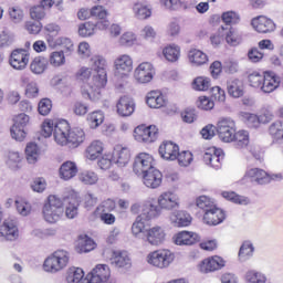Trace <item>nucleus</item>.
Wrapping results in <instances>:
<instances>
[{
	"instance_id": "38",
	"label": "nucleus",
	"mask_w": 283,
	"mask_h": 283,
	"mask_svg": "<svg viewBox=\"0 0 283 283\" xmlns=\"http://www.w3.org/2000/svg\"><path fill=\"white\" fill-rule=\"evenodd\" d=\"M163 54L166 61H169V63H176V61L180 59V46L176 44L168 45L163 50Z\"/></svg>"
},
{
	"instance_id": "45",
	"label": "nucleus",
	"mask_w": 283,
	"mask_h": 283,
	"mask_svg": "<svg viewBox=\"0 0 283 283\" xmlns=\"http://www.w3.org/2000/svg\"><path fill=\"white\" fill-rule=\"evenodd\" d=\"M27 160L30 165H34L39 160V146L35 143H30L25 148Z\"/></svg>"
},
{
	"instance_id": "59",
	"label": "nucleus",
	"mask_w": 283,
	"mask_h": 283,
	"mask_svg": "<svg viewBox=\"0 0 283 283\" xmlns=\"http://www.w3.org/2000/svg\"><path fill=\"white\" fill-rule=\"evenodd\" d=\"M38 112L41 116H48L52 112V101L50 98H43L38 105Z\"/></svg>"
},
{
	"instance_id": "3",
	"label": "nucleus",
	"mask_w": 283,
	"mask_h": 283,
	"mask_svg": "<svg viewBox=\"0 0 283 283\" xmlns=\"http://www.w3.org/2000/svg\"><path fill=\"white\" fill-rule=\"evenodd\" d=\"M42 213L46 222L54 224L63 213V200L54 195L49 196L43 206Z\"/></svg>"
},
{
	"instance_id": "28",
	"label": "nucleus",
	"mask_w": 283,
	"mask_h": 283,
	"mask_svg": "<svg viewBox=\"0 0 283 283\" xmlns=\"http://www.w3.org/2000/svg\"><path fill=\"white\" fill-rule=\"evenodd\" d=\"M149 221H146L144 217H140V214L136 218L135 222L132 226V233L139 240H144L145 235L147 234V231L149 230Z\"/></svg>"
},
{
	"instance_id": "58",
	"label": "nucleus",
	"mask_w": 283,
	"mask_h": 283,
	"mask_svg": "<svg viewBox=\"0 0 283 283\" xmlns=\"http://www.w3.org/2000/svg\"><path fill=\"white\" fill-rule=\"evenodd\" d=\"M197 207L199 209H202V211H205V213H207V211H209L212 207H216V203H213L211 198H209L207 196H201V197L197 198Z\"/></svg>"
},
{
	"instance_id": "23",
	"label": "nucleus",
	"mask_w": 283,
	"mask_h": 283,
	"mask_svg": "<svg viewBox=\"0 0 283 283\" xmlns=\"http://www.w3.org/2000/svg\"><path fill=\"white\" fill-rule=\"evenodd\" d=\"M117 114L123 117L132 116L136 109L134 99L129 96H122L117 102Z\"/></svg>"
},
{
	"instance_id": "19",
	"label": "nucleus",
	"mask_w": 283,
	"mask_h": 283,
	"mask_svg": "<svg viewBox=\"0 0 283 283\" xmlns=\"http://www.w3.org/2000/svg\"><path fill=\"white\" fill-rule=\"evenodd\" d=\"M224 211L219 209L218 207H212L210 210H207L203 214V222L209 224L210 227H216L222 222H224Z\"/></svg>"
},
{
	"instance_id": "9",
	"label": "nucleus",
	"mask_w": 283,
	"mask_h": 283,
	"mask_svg": "<svg viewBox=\"0 0 283 283\" xmlns=\"http://www.w3.org/2000/svg\"><path fill=\"white\" fill-rule=\"evenodd\" d=\"M244 178H249L251 182H255L256 185H269L271 180H282V175L270 176L264 169L251 168L245 172Z\"/></svg>"
},
{
	"instance_id": "25",
	"label": "nucleus",
	"mask_w": 283,
	"mask_h": 283,
	"mask_svg": "<svg viewBox=\"0 0 283 283\" xmlns=\"http://www.w3.org/2000/svg\"><path fill=\"white\" fill-rule=\"evenodd\" d=\"M197 242H200V235L196 232L182 231L177 233L175 239V244H178L179 247H191Z\"/></svg>"
},
{
	"instance_id": "55",
	"label": "nucleus",
	"mask_w": 283,
	"mask_h": 283,
	"mask_svg": "<svg viewBox=\"0 0 283 283\" xmlns=\"http://www.w3.org/2000/svg\"><path fill=\"white\" fill-rule=\"evenodd\" d=\"M221 19L226 25H235V23H240V15L235 11L223 12Z\"/></svg>"
},
{
	"instance_id": "22",
	"label": "nucleus",
	"mask_w": 283,
	"mask_h": 283,
	"mask_svg": "<svg viewBox=\"0 0 283 283\" xmlns=\"http://www.w3.org/2000/svg\"><path fill=\"white\" fill-rule=\"evenodd\" d=\"M19 238V229L14 221L4 220L3 224L0 228V240L13 241Z\"/></svg>"
},
{
	"instance_id": "11",
	"label": "nucleus",
	"mask_w": 283,
	"mask_h": 283,
	"mask_svg": "<svg viewBox=\"0 0 283 283\" xmlns=\"http://www.w3.org/2000/svg\"><path fill=\"white\" fill-rule=\"evenodd\" d=\"M9 63L13 70H23L30 63V54L23 49H15L10 55Z\"/></svg>"
},
{
	"instance_id": "51",
	"label": "nucleus",
	"mask_w": 283,
	"mask_h": 283,
	"mask_svg": "<svg viewBox=\"0 0 283 283\" xmlns=\"http://www.w3.org/2000/svg\"><path fill=\"white\" fill-rule=\"evenodd\" d=\"M242 120L248 125V127L251 128H258L260 127V124L262 123L260 120V116L251 113H241Z\"/></svg>"
},
{
	"instance_id": "30",
	"label": "nucleus",
	"mask_w": 283,
	"mask_h": 283,
	"mask_svg": "<svg viewBox=\"0 0 283 283\" xmlns=\"http://www.w3.org/2000/svg\"><path fill=\"white\" fill-rule=\"evenodd\" d=\"M78 174V167L74 161H65L60 167V178L63 180H72Z\"/></svg>"
},
{
	"instance_id": "5",
	"label": "nucleus",
	"mask_w": 283,
	"mask_h": 283,
	"mask_svg": "<svg viewBox=\"0 0 283 283\" xmlns=\"http://www.w3.org/2000/svg\"><path fill=\"white\" fill-rule=\"evenodd\" d=\"M175 259L176 255L171 250L164 249L150 252L147 256V262L157 269H167Z\"/></svg>"
},
{
	"instance_id": "29",
	"label": "nucleus",
	"mask_w": 283,
	"mask_h": 283,
	"mask_svg": "<svg viewBox=\"0 0 283 283\" xmlns=\"http://www.w3.org/2000/svg\"><path fill=\"white\" fill-rule=\"evenodd\" d=\"M146 103L148 107H151L153 109H160V107H165L167 105V101H165L163 94L157 91H151L147 94Z\"/></svg>"
},
{
	"instance_id": "56",
	"label": "nucleus",
	"mask_w": 283,
	"mask_h": 283,
	"mask_svg": "<svg viewBox=\"0 0 283 283\" xmlns=\"http://www.w3.org/2000/svg\"><path fill=\"white\" fill-rule=\"evenodd\" d=\"M50 63L53 67H61V65H65V53H63V51H55L51 53Z\"/></svg>"
},
{
	"instance_id": "36",
	"label": "nucleus",
	"mask_w": 283,
	"mask_h": 283,
	"mask_svg": "<svg viewBox=\"0 0 283 283\" xmlns=\"http://www.w3.org/2000/svg\"><path fill=\"white\" fill-rule=\"evenodd\" d=\"M232 143H234V147L237 149H244V147H249V132L239 130L233 134Z\"/></svg>"
},
{
	"instance_id": "27",
	"label": "nucleus",
	"mask_w": 283,
	"mask_h": 283,
	"mask_svg": "<svg viewBox=\"0 0 283 283\" xmlns=\"http://www.w3.org/2000/svg\"><path fill=\"white\" fill-rule=\"evenodd\" d=\"M227 90L228 94L232 96V98H240L244 96V84L239 78L230 77L227 81Z\"/></svg>"
},
{
	"instance_id": "64",
	"label": "nucleus",
	"mask_w": 283,
	"mask_h": 283,
	"mask_svg": "<svg viewBox=\"0 0 283 283\" xmlns=\"http://www.w3.org/2000/svg\"><path fill=\"white\" fill-rule=\"evenodd\" d=\"M9 15L13 23H21L23 21V10L19 8L9 9Z\"/></svg>"
},
{
	"instance_id": "61",
	"label": "nucleus",
	"mask_w": 283,
	"mask_h": 283,
	"mask_svg": "<svg viewBox=\"0 0 283 283\" xmlns=\"http://www.w3.org/2000/svg\"><path fill=\"white\" fill-rule=\"evenodd\" d=\"M214 106H216V103L213 102V99H211L207 96H200L197 101V107L199 109L209 111Z\"/></svg>"
},
{
	"instance_id": "37",
	"label": "nucleus",
	"mask_w": 283,
	"mask_h": 283,
	"mask_svg": "<svg viewBox=\"0 0 283 283\" xmlns=\"http://www.w3.org/2000/svg\"><path fill=\"white\" fill-rule=\"evenodd\" d=\"M188 59L190 63L197 66L205 65V63L209 61V57L205 54V52L198 49L190 50L188 53Z\"/></svg>"
},
{
	"instance_id": "6",
	"label": "nucleus",
	"mask_w": 283,
	"mask_h": 283,
	"mask_svg": "<svg viewBox=\"0 0 283 283\" xmlns=\"http://www.w3.org/2000/svg\"><path fill=\"white\" fill-rule=\"evenodd\" d=\"M30 124V116L21 113L13 118V125L11 126V137L19 143H23L25 140V127Z\"/></svg>"
},
{
	"instance_id": "46",
	"label": "nucleus",
	"mask_w": 283,
	"mask_h": 283,
	"mask_svg": "<svg viewBox=\"0 0 283 283\" xmlns=\"http://www.w3.org/2000/svg\"><path fill=\"white\" fill-rule=\"evenodd\" d=\"M49 61L43 56H36L30 64L31 72H45Z\"/></svg>"
},
{
	"instance_id": "40",
	"label": "nucleus",
	"mask_w": 283,
	"mask_h": 283,
	"mask_svg": "<svg viewBox=\"0 0 283 283\" xmlns=\"http://www.w3.org/2000/svg\"><path fill=\"white\" fill-rule=\"evenodd\" d=\"M87 158L90 160H96L101 154H103V142L94 140L86 149Z\"/></svg>"
},
{
	"instance_id": "13",
	"label": "nucleus",
	"mask_w": 283,
	"mask_h": 283,
	"mask_svg": "<svg viewBox=\"0 0 283 283\" xmlns=\"http://www.w3.org/2000/svg\"><path fill=\"white\" fill-rule=\"evenodd\" d=\"M109 28V22L107 20H99L96 23L85 22L80 24L78 34L80 36H92L94 31L97 30H107Z\"/></svg>"
},
{
	"instance_id": "20",
	"label": "nucleus",
	"mask_w": 283,
	"mask_h": 283,
	"mask_svg": "<svg viewBox=\"0 0 283 283\" xmlns=\"http://www.w3.org/2000/svg\"><path fill=\"white\" fill-rule=\"evenodd\" d=\"M224 266V259L221 256H212L205 259L199 265V271L201 273H212L213 271H219Z\"/></svg>"
},
{
	"instance_id": "4",
	"label": "nucleus",
	"mask_w": 283,
	"mask_h": 283,
	"mask_svg": "<svg viewBox=\"0 0 283 283\" xmlns=\"http://www.w3.org/2000/svg\"><path fill=\"white\" fill-rule=\"evenodd\" d=\"M70 262V253L65 250H57L44 261V271L48 273H59L63 271Z\"/></svg>"
},
{
	"instance_id": "47",
	"label": "nucleus",
	"mask_w": 283,
	"mask_h": 283,
	"mask_svg": "<svg viewBox=\"0 0 283 283\" xmlns=\"http://www.w3.org/2000/svg\"><path fill=\"white\" fill-rule=\"evenodd\" d=\"M133 10L137 19H140L142 21H145V19H149V17H151V9H149L147 6L135 3Z\"/></svg>"
},
{
	"instance_id": "15",
	"label": "nucleus",
	"mask_w": 283,
	"mask_h": 283,
	"mask_svg": "<svg viewBox=\"0 0 283 283\" xmlns=\"http://www.w3.org/2000/svg\"><path fill=\"white\" fill-rule=\"evenodd\" d=\"M282 80L273 72H264L263 83L261 85V92L264 94H271L280 87Z\"/></svg>"
},
{
	"instance_id": "52",
	"label": "nucleus",
	"mask_w": 283,
	"mask_h": 283,
	"mask_svg": "<svg viewBox=\"0 0 283 283\" xmlns=\"http://www.w3.org/2000/svg\"><path fill=\"white\" fill-rule=\"evenodd\" d=\"M176 160H178L180 167H189V165L193 163V154H191L189 150H184L181 153L179 151L177 153Z\"/></svg>"
},
{
	"instance_id": "41",
	"label": "nucleus",
	"mask_w": 283,
	"mask_h": 283,
	"mask_svg": "<svg viewBox=\"0 0 283 283\" xmlns=\"http://www.w3.org/2000/svg\"><path fill=\"white\" fill-rule=\"evenodd\" d=\"M78 180L83 185H96L98 182V175L92 170H84L78 174Z\"/></svg>"
},
{
	"instance_id": "14",
	"label": "nucleus",
	"mask_w": 283,
	"mask_h": 283,
	"mask_svg": "<svg viewBox=\"0 0 283 283\" xmlns=\"http://www.w3.org/2000/svg\"><path fill=\"white\" fill-rule=\"evenodd\" d=\"M223 159L224 155L222 154V149L210 148L203 154V163L210 165L213 169H220Z\"/></svg>"
},
{
	"instance_id": "50",
	"label": "nucleus",
	"mask_w": 283,
	"mask_h": 283,
	"mask_svg": "<svg viewBox=\"0 0 283 283\" xmlns=\"http://www.w3.org/2000/svg\"><path fill=\"white\" fill-rule=\"evenodd\" d=\"M83 275H85V272H83V269L71 268L67 272L66 280L69 283H78L81 282V280H83Z\"/></svg>"
},
{
	"instance_id": "18",
	"label": "nucleus",
	"mask_w": 283,
	"mask_h": 283,
	"mask_svg": "<svg viewBox=\"0 0 283 283\" xmlns=\"http://www.w3.org/2000/svg\"><path fill=\"white\" fill-rule=\"evenodd\" d=\"M112 158L116 166L126 167L132 159V153L127 147L116 146L113 150Z\"/></svg>"
},
{
	"instance_id": "54",
	"label": "nucleus",
	"mask_w": 283,
	"mask_h": 283,
	"mask_svg": "<svg viewBox=\"0 0 283 283\" xmlns=\"http://www.w3.org/2000/svg\"><path fill=\"white\" fill-rule=\"evenodd\" d=\"M248 81L251 87H254L256 90H262V83L264 82V73L263 74L258 72L251 73L248 76Z\"/></svg>"
},
{
	"instance_id": "26",
	"label": "nucleus",
	"mask_w": 283,
	"mask_h": 283,
	"mask_svg": "<svg viewBox=\"0 0 283 283\" xmlns=\"http://www.w3.org/2000/svg\"><path fill=\"white\" fill-rule=\"evenodd\" d=\"M107 85V73H94L92 80L88 83V87L94 94H101V90H103Z\"/></svg>"
},
{
	"instance_id": "57",
	"label": "nucleus",
	"mask_w": 283,
	"mask_h": 283,
	"mask_svg": "<svg viewBox=\"0 0 283 283\" xmlns=\"http://www.w3.org/2000/svg\"><path fill=\"white\" fill-rule=\"evenodd\" d=\"M134 78L136 83L145 85L147 83H151L154 81V73L151 72H135Z\"/></svg>"
},
{
	"instance_id": "31",
	"label": "nucleus",
	"mask_w": 283,
	"mask_h": 283,
	"mask_svg": "<svg viewBox=\"0 0 283 283\" xmlns=\"http://www.w3.org/2000/svg\"><path fill=\"white\" fill-rule=\"evenodd\" d=\"M170 221L174 227H189L191 224V216L182 210L174 211L170 216Z\"/></svg>"
},
{
	"instance_id": "43",
	"label": "nucleus",
	"mask_w": 283,
	"mask_h": 283,
	"mask_svg": "<svg viewBox=\"0 0 283 283\" xmlns=\"http://www.w3.org/2000/svg\"><path fill=\"white\" fill-rule=\"evenodd\" d=\"M253 251H255L253 243L244 241L239 250V259L241 262H247V260L253 255Z\"/></svg>"
},
{
	"instance_id": "63",
	"label": "nucleus",
	"mask_w": 283,
	"mask_h": 283,
	"mask_svg": "<svg viewBox=\"0 0 283 283\" xmlns=\"http://www.w3.org/2000/svg\"><path fill=\"white\" fill-rule=\"evenodd\" d=\"M43 29V24L40 21H28L25 22V30L29 34H39Z\"/></svg>"
},
{
	"instance_id": "10",
	"label": "nucleus",
	"mask_w": 283,
	"mask_h": 283,
	"mask_svg": "<svg viewBox=\"0 0 283 283\" xmlns=\"http://www.w3.org/2000/svg\"><path fill=\"white\" fill-rule=\"evenodd\" d=\"M154 157L147 153H140L136 156L133 170L136 176H144L154 169Z\"/></svg>"
},
{
	"instance_id": "53",
	"label": "nucleus",
	"mask_w": 283,
	"mask_h": 283,
	"mask_svg": "<svg viewBox=\"0 0 283 283\" xmlns=\"http://www.w3.org/2000/svg\"><path fill=\"white\" fill-rule=\"evenodd\" d=\"M245 282H248V283H266V276H264V274H262L255 270H250L245 274Z\"/></svg>"
},
{
	"instance_id": "16",
	"label": "nucleus",
	"mask_w": 283,
	"mask_h": 283,
	"mask_svg": "<svg viewBox=\"0 0 283 283\" xmlns=\"http://www.w3.org/2000/svg\"><path fill=\"white\" fill-rule=\"evenodd\" d=\"M142 176L144 185L148 187V189H158V187L163 185V172L156 168L148 170Z\"/></svg>"
},
{
	"instance_id": "48",
	"label": "nucleus",
	"mask_w": 283,
	"mask_h": 283,
	"mask_svg": "<svg viewBox=\"0 0 283 283\" xmlns=\"http://www.w3.org/2000/svg\"><path fill=\"white\" fill-rule=\"evenodd\" d=\"M21 83L23 86H27L28 96H30L31 98L36 97V95L39 94V86H36V83L30 81V77L25 75L21 77Z\"/></svg>"
},
{
	"instance_id": "21",
	"label": "nucleus",
	"mask_w": 283,
	"mask_h": 283,
	"mask_svg": "<svg viewBox=\"0 0 283 283\" xmlns=\"http://www.w3.org/2000/svg\"><path fill=\"white\" fill-rule=\"evenodd\" d=\"M90 17H95V19L105 20L107 19V10L103 6H95L91 10L80 9L77 12V18L80 21H85V19H90Z\"/></svg>"
},
{
	"instance_id": "1",
	"label": "nucleus",
	"mask_w": 283,
	"mask_h": 283,
	"mask_svg": "<svg viewBox=\"0 0 283 283\" xmlns=\"http://www.w3.org/2000/svg\"><path fill=\"white\" fill-rule=\"evenodd\" d=\"M54 139L57 145H67L70 149H76L85 142V132L80 127L70 130V123L61 120L54 126Z\"/></svg>"
},
{
	"instance_id": "34",
	"label": "nucleus",
	"mask_w": 283,
	"mask_h": 283,
	"mask_svg": "<svg viewBox=\"0 0 283 283\" xmlns=\"http://www.w3.org/2000/svg\"><path fill=\"white\" fill-rule=\"evenodd\" d=\"M88 65L93 72H107V60L103 55H94L90 59Z\"/></svg>"
},
{
	"instance_id": "32",
	"label": "nucleus",
	"mask_w": 283,
	"mask_h": 283,
	"mask_svg": "<svg viewBox=\"0 0 283 283\" xmlns=\"http://www.w3.org/2000/svg\"><path fill=\"white\" fill-rule=\"evenodd\" d=\"M111 262L118 269H129L132 266V259H129L127 252H114Z\"/></svg>"
},
{
	"instance_id": "42",
	"label": "nucleus",
	"mask_w": 283,
	"mask_h": 283,
	"mask_svg": "<svg viewBox=\"0 0 283 283\" xmlns=\"http://www.w3.org/2000/svg\"><path fill=\"white\" fill-rule=\"evenodd\" d=\"M87 120L91 125V128L96 129V127L103 125V122L105 120V115L103 114V111H94L88 114Z\"/></svg>"
},
{
	"instance_id": "60",
	"label": "nucleus",
	"mask_w": 283,
	"mask_h": 283,
	"mask_svg": "<svg viewBox=\"0 0 283 283\" xmlns=\"http://www.w3.org/2000/svg\"><path fill=\"white\" fill-rule=\"evenodd\" d=\"M222 196L226 198V200L234 202V205H247V198L240 197L235 192L223 191Z\"/></svg>"
},
{
	"instance_id": "62",
	"label": "nucleus",
	"mask_w": 283,
	"mask_h": 283,
	"mask_svg": "<svg viewBox=\"0 0 283 283\" xmlns=\"http://www.w3.org/2000/svg\"><path fill=\"white\" fill-rule=\"evenodd\" d=\"M136 41V35L132 32L124 33L119 39V44L124 48H132Z\"/></svg>"
},
{
	"instance_id": "49",
	"label": "nucleus",
	"mask_w": 283,
	"mask_h": 283,
	"mask_svg": "<svg viewBox=\"0 0 283 283\" xmlns=\"http://www.w3.org/2000/svg\"><path fill=\"white\" fill-rule=\"evenodd\" d=\"M193 90L197 92H207L211 87V80L209 77H196L192 82Z\"/></svg>"
},
{
	"instance_id": "17",
	"label": "nucleus",
	"mask_w": 283,
	"mask_h": 283,
	"mask_svg": "<svg viewBox=\"0 0 283 283\" xmlns=\"http://www.w3.org/2000/svg\"><path fill=\"white\" fill-rule=\"evenodd\" d=\"M165 230H163V228L154 227L147 230L143 240L153 247H159V244L165 242Z\"/></svg>"
},
{
	"instance_id": "33",
	"label": "nucleus",
	"mask_w": 283,
	"mask_h": 283,
	"mask_svg": "<svg viewBox=\"0 0 283 283\" xmlns=\"http://www.w3.org/2000/svg\"><path fill=\"white\" fill-rule=\"evenodd\" d=\"M117 72H132L134 70V61L129 55H120L114 62Z\"/></svg>"
},
{
	"instance_id": "35",
	"label": "nucleus",
	"mask_w": 283,
	"mask_h": 283,
	"mask_svg": "<svg viewBox=\"0 0 283 283\" xmlns=\"http://www.w3.org/2000/svg\"><path fill=\"white\" fill-rule=\"evenodd\" d=\"M96 243L92 238L84 235L80 237L76 244L77 253H90V251H94Z\"/></svg>"
},
{
	"instance_id": "39",
	"label": "nucleus",
	"mask_w": 283,
	"mask_h": 283,
	"mask_svg": "<svg viewBox=\"0 0 283 283\" xmlns=\"http://www.w3.org/2000/svg\"><path fill=\"white\" fill-rule=\"evenodd\" d=\"M66 202H67V206L65 210V216L70 220H73V218H76V216H78V206L81 205V202L76 197H71L66 199Z\"/></svg>"
},
{
	"instance_id": "7",
	"label": "nucleus",
	"mask_w": 283,
	"mask_h": 283,
	"mask_svg": "<svg viewBox=\"0 0 283 283\" xmlns=\"http://www.w3.org/2000/svg\"><path fill=\"white\" fill-rule=\"evenodd\" d=\"M217 134L223 143H233L235 122L229 117L221 118L217 124Z\"/></svg>"
},
{
	"instance_id": "8",
	"label": "nucleus",
	"mask_w": 283,
	"mask_h": 283,
	"mask_svg": "<svg viewBox=\"0 0 283 283\" xmlns=\"http://www.w3.org/2000/svg\"><path fill=\"white\" fill-rule=\"evenodd\" d=\"M134 137L137 143H155L158 138V127L156 125H139L134 130Z\"/></svg>"
},
{
	"instance_id": "44",
	"label": "nucleus",
	"mask_w": 283,
	"mask_h": 283,
	"mask_svg": "<svg viewBox=\"0 0 283 283\" xmlns=\"http://www.w3.org/2000/svg\"><path fill=\"white\" fill-rule=\"evenodd\" d=\"M269 134L275 140H283V122L276 120L272 123L269 127Z\"/></svg>"
},
{
	"instance_id": "12",
	"label": "nucleus",
	"mask_w": 283,
	"mask_h": 283,
	"mask_svg": "<svg viewBox=\"0 0 283 283\" xmlns=\"http://www.w3.org/2000/svg\"><path fill=\"white\" fill-rule=\"evenodd\" d=\"M251 25L260 34H270V32H275V22L264 15L253 18L251 21Z\"/></svg>"
},
{
	"instance_id": "2",
	"label": "nucleus",
	"mask_w": 283,
	"mask_h": 283,
	"mask_svg": "<svg viewBox=\"0 0 283 283\" xmlns=\"http://www.w3.org/2000/svg\"><path fill=\"white\" fill-rule=\"evenodd\" d=\"M158 205L156 201H146L143 205L142 213L139 214L144 220L148 221L154 220V218H158L160 216L163 209H178V197H176L172 192H164L158 198Z\"/></svg>"
},
{
	"instance_id": "24",
	"label": "nucleus",
	"mask_w": 283,
	"mask_h": 283,
	"mask_svg": "<svg viewBox=\"0 0 283 283\" xmlns=\"http://www.w3.org/2000/svg\"><path fill=\"white\" fill-rule=\"evenodd\" d=\"M179 151L180 147L174 144V142H164L159 146V156H161L164 160H176Z\"/></svg>"
}]
</instances>
